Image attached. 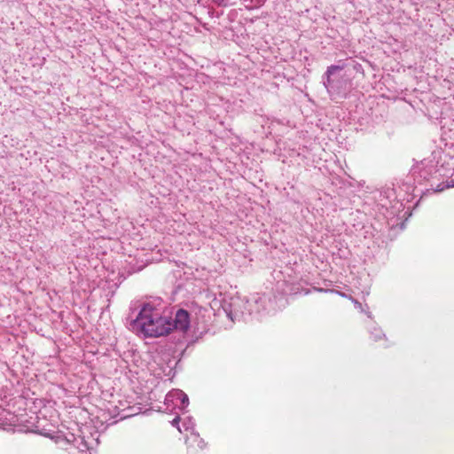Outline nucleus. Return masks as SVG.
Listing matches in <instances>:
<instances>
[{"label": "nucleus", "instance_id": "10", "mask_svg": "<svg viewBox=\"0 0 454 454\" xmlns=\"http://www.w3.org/2000/svg\"><path fill=\"white\" fill-rule=\"evenodd\" d=\"M339 295L342 296V297H348L344 293H340V292H336Z\"/></svg>", "mask_w": 454, "mask_h": 454}, {"label": "nucleus", "instance_id": "2", "mask_svg": "<svg viewBox=\"0 0 454 454\" xmlns=\"http://www.w3.org/2000/svg\"><path fill=\"white\" fill-rule=\"evenodd\" d=\"M266 298L264 296H253L250 300H246L239 296L232 298L230 303L228 316L233 320L245 315L260 314L264 307Z\"/></svg>", "mask_w": 454, "mask_h": 454}, {"label": "nucleus", "instance_id": "1", "mask_svg": "<svg viewBox=\"0 0 454 454\" xmlns=\"http://www.w3.org/2000/svg\"><path fill=\"white\" fill-rule=\"evenodd\" d=\"M189 326L190 317L186 310L178 309L173 318L170 310L156 301L145 303L131 324L134 332L146 337H160L173 331L184 333Z\"/></svg>", "mask_w": 454, "mask_h": 454}, {"label": "nucleus", "instance_id": "7", "mask_svg": "<svg viewBox=\"0 0 454 454\" xmlns=\"http://www.w3.org/2000/svg\"><path fill=\"white\" fill-rule=\"evenodd\" d=\"M454 187V179H451V181L447 182L446 184H438L435 188V192H442L445 188Z\"/></svg>", "mask_w": 454, "mask_h": 454}, {"label": "nucleus", "instance_id": "6", "mask_svg": "<svg viewBox=\"0 0 454 454\" xmlns=\"http://www.w3.org/2000/svg\"><path fill=\"white\" fill-rule=\"evenodd\" d=\"M266 0H244L246 7L248 9L258 8L265 3Z\"/></svg>", "mask_w": 454, "mask_h": 454}, {"label": "nucleus", "instance_id": "3", "mask_svg": "<svg viewBox=\"0 0 454 454\" xmlns=\"http://www.w3.org/2000/svg\"><path fill=\"white\" fill-rule=\"evenodd\" d=\"M179 421L180 419L176 417L172 420L171 424L172 426L176 427L180 433H191V437L187 438L186 442L189 445L191 444V442H196L200 449H203L205 447V442L202 439L200 438L199 434L194 432L195 424L192 418H184L182 421V427L178 426Z\"/></svg>", "mask_w": 454, "mask_h": 454}, {"label": "nucleus", "instance_id": "5", "mask_svg": "<svg viewBox=\"0 0 454 454\" xmlns=\"http://www.w3.org/2000/svg\"><path fill=\"white\" fill-rule=\"evenodd\" d=\"M342 69L343 67L338 65H333L327 68V71L325 73V80H324V85L329 93H331L332 90L334 89L333 80L332 79V76L336 72L340 71Z\"/></svg>", "mask_w": 454, "mask_h": 454}, {"label": "nucleus", "instance_id": "9", "mask_svg": "<svg viewBox=\"0 0 454 454\" xmlns=\"http://www.w3.org/2000/svg\"><path fill=\"white\" fill-rule=\"evenodd\" d=\"M374 331H375L374 339H375V340H378L380 339V337L383 335V333H382L381 330H380V329H375Z\"/></svg>", "mask_w": 454, "mask_h": 454}, {"label": "nucleus", "instance_id": "4", "mask_svg": "<svg viewBox=\"0 0 454 454\" xmlns=\"http://www.w3.org/2000/svg\"><path fill=\"white\" fill-rule=\"evenodd\" d=\"M189 404V398L180 389H173L169 391L165 397L166 409L169 411H175L176 409L184 410Z\"/></svg>", "mask_w": 454, "mask_h": 454}, {"label": "nucleus", "instance_id": "8", "mask_svg": "<svg viewBox=\"0 0 454 454\" xmlns=\"http://www.w3.org/2000/svg\"><path fill=\"white\" fill-rule=\"evenodd\" d=\"M348 299H350L352 301V302L355 304V307L359 309L361 312H364V309H363V306L362 304L357 301L356 300L353 299L352 297H348Z\"/></svg>", "mask_w": 454, "mask_h": 454}]
</instances>
